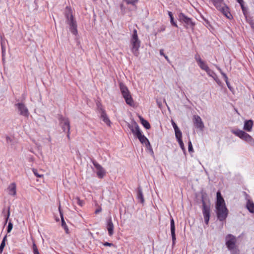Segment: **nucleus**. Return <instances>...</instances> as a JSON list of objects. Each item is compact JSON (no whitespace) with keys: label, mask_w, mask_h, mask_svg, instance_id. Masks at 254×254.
Masks as SVG:
<instances>
[{"label":"nucleus","mask_w":254,"mask_h":254,"mask_svg":"<svg viewBox=\"0 0 254 254\" xmlns=\"http://www.w3.org/2000/svg\"><path fill=\"white\" fill-rule=\"evenodd\" d=\"M66 16L67 23L69 25L71 32L74 35L77 34V24L76 21L74 19L72 14L71 9L67 7L66 8Z\"/></svg>","instance_id":"7ed1b4c3"},{"label":"nucleus","mask_w":254,"mask_h":254,"mask_svg":"<svg viewBox=\"0 0 254 254\" xmlns=\"http://www.w3.org/2000/svg\"><path fill=\"white\" fill-rule=\"evenodd\" d=\"M192 150V144H191V142L190 141L189 143V151H190Z\"/></svg>","instance_id":"79ce46f5"},{"label":"nucleus","mask_w":254,"mask_h":254,"mask_svg":"<svg viewBox=\"0 0 254 254\" xmlns=\"http://www.w3.org/2000/svg\"><path fill=\"white\" fill-rule=\"evenodd\" d=\"M237 1H238L240 3H241V2H243V0H237Z\"/></svg>","instance_id":"603ef678"},{"label":"nucleus","mask_w":254,"mask_h":254,"mask_svg":"<svg viewBox=\"0 0 254 254\" xmlns=\"http://www.w3.org/2000/svg\"><path fill=\"white\" fill-rule=\"evenodd\" d=\"M240 4H241L242 8L243 9V11L244 12V13L245 14V7H244L243 3H242V2H241V3H240Z\"/></svg>","instance_id":"a18cd8bd"},{"label":"nucleus","mask_w":254,"mask_h":254,"mask_svg":"<svg viewBox=\"0 0 254 254\" xmlns=\"http://www.w3.org/2000/svg\"><path fill=\"white\" fill-rule=\"evenodd\" d=\"M160 54L161 55H162L163 56H164V55H165V54H164V52H163V50H160Z\"/></svg>","instance_id":"49530a36"},{"label":"nucleus","mask_w":254,"mask_h":254,"mask_svg":"<svg viewBox=\"0 0 254 254\" xmlns=\"http://www.w3.org/2000/svg\"><path fill=\"white\" fill-rule=\"evenodd\" d=\"M200 60H201L200 57H198V58H196V61L198 62V64H199Z\"/></svg>","instance_id":"de8ad7c7"},{"label":"nucleus","mask_w":254,"mask_h":254,"mask_svg":"<svg viewBox=\"0 0 254 254\" xmlns=\"http://www.w3.org/2000/svg\"><path fill=\"white\" fill-rule=\"evenodd\" d=\"M33 172L34 174V175L38 178H42L44 176L43 174H38L37 170L36 169H33Z\"/></svg>","instance_id":"2f4dec72"},{"label":"nucleus","mask_w":254,"mask_h":254,"mask_svg":"<svg viewBox=\"0 0 254 254\" xmlns=\"http://www.w3.org/2000/svg\"><path fill=\"white\" fill-rule=\"evenodd\" d=\"M226 84H227V85L229 89H231L230 86V83H229V82H228V81H227V82H226Z\"/></svg>","instance_id":"09e8293b"},{"label":"nucleus","mask_w":254,"mask_h":254,"mask_svg":"<svg viewBox=\"0 0 254 254\" xmlns=\"http://www.w3.org/2000/svg\"><path fill=\"white\" fill-rule=\"evenodd\" d=\"M214 5L218 9H220L222 5H224L223 0H212Z\"/></svg>","instance_id":"4be33fe9"},{"label":"nucleus","mask_w":254,"mask_h":254,"mask_svg":"<svg viewBox=\"0 0 254 254\" xmlns=\"http://www.w3.org/2000/svg\"><path fill=\"white\" fill-rule=\"evenodd\" d=\"M168 15L169 16H170V22L171 23V24L172 25H173L174 26L177 27H178V25L177 24H176V22H175L174 21V19H173V14L170 11H169L168 12Z\"/></svg>","instance_id":"c85d7f7f"},{"label":"nucleus","mask_w":254,"mask_h":254,"mask_svg":"<svg viewBox=\"0 0 254 254\" xmlns=\"http://www.w3.org/2000/svg\"><path fill=\"white\" fill-rule=\"evenodd\" d=\"M137 137L138 138L139 141L142 143H146L147 142V144H149V142L148 141L147 138L144 135L141 134V133L138 135Z\"/></svg>","instance_id":"393cba45"},{"label":"nucleus","mask_w":254,"mask_h":254,"mask_svg":"<svg viewBox=\"0 0 254 254\" xmlns=\"http://www.w3.org/2000/svg\"><path fill=\"white\" fill-rule=\"evenodd\" d=\"M193 124L196 128L202 130L204 128V125L200 117L198 115H194L193 117Z\"/></svg>","instance_id":"9d476101"},{"label":"nucleus","mask_w":254,"mask_h":254,"mask_svg":"<svg viewBox=\"0 0 254 254\" xmlns=\"http://www.w3.org/2000/svg\"><path fill=\"white\" fill-rule=\"evenodd\" d=\"M130 44L131 46V51L133 54L137 56L138 54V49L140 46V41L138 38L137 32L136 29H134L133 33L131 35Z\"/></svg>","instance_id":"f03ea898"},{"label":"nucleus","mask_w":254,"mask_h":254,"mask_svg":"<svg viewBox=\"0 0 254 254\" xmlns=\"http://www.w3.org/2000/svg\"><path fill=\"white\" fill-rule=\"evenodd\" d=\"M60 125L64 132H67V136L69 138L70 122L68 118L60 117L59 118Z\"/></svg>","instance_id":"20e7f679"},{"label":"nucleus","mask_w":254,"mask_h":254,"mask_svg":"<svg viewBox=\"0 0 254 254\" xmlns=\"http://www.w3.org/2000/svg\"><path fill=\"white\" fill-rule=\"evenodd\" d=\"M179 18L181 21L184 22L186 24V26L187 28H188V27L192 28L195 24L194 23H193L192 22L191 18L186 16L183 13H180L179 14Z\"/></svg>","instance_id":"1a4fd4ad"},{"label":"nucleus","mask_w":254,"mask_h":254,"mask_svg":"<svg viewBox=\"0 0 254 254\" xmlns=\"http://www.w3.org/2000/svg\"><path fill=\"white\" fill-rule=\"evenodd\" d=\"M5 243L4 242H1V244L0 245V254H1L3 250L4 247H5Z\"/></svg>","instance_id":"e433bc0d"},{"label":"nucleus","mask_w":254,"mask_h":254,"mask_svg":"<svg viewBox=\"0 0 254 254\" xmlns=\"http://www.w3.org/2000/svg\"><path fill=\"white\" fill-rule=\"evenodd\" d=\"M123 97L126 100V102L127 104L132 106L133 105V101L129 93V92L123 95Z\"/></svg>","instance_id":"dca6fc26"},{"label":"nucleus","mask_w":254,"mask_h":254,"mask_svg":"<svg viewBox=\"0 0 254 254\" xmlns=\"http://www.w3.org/2000/svg\"><path fill=\"white\" fill-rule=\"evenodd\" d=\"M236 237L232 235H228L226 238V245L228 248L230 250H235L236 249Z\"/></svg>","instance_id":"423d86ee"},{"label":"nucleus","mask_w":254,"mask_h":254,"mask_svg":"<svg viewBox=\"0 0 254 254\" xmlns=\"http://www.w3.org/2000/svg\"><path fill=\"white\" fill-rule=\"evenodd\" d=\"M218 69H219V70L220 71L221 74L223 75V76L224 77V79H225V82H227V81H228V77L227 76V75H226L225 73H224L222 70L221 69L219 68V67H217Z\"/></svg>","instance_id":"f704fd0d"},{"label":"nucleus","mask_w":254,"mask_h":254,"mask_svg":"<svg viewBox=\"0 0 254 254\" xmlns=\"http://www.w3.org/2000/svg\"><path fill=\"white\" fill-rule=\"evenodd\" d=\"M33 249L34 254H40L38 252L37 246L35 243L33 244Z\"/></svg>","instance_id":"473e14b6"},{"label":"nucleus","mask_w":254,"mask_h":254,"mask_svg":"<svg viewBox=\"0 0 254 254\" xmlns=\"http://www.w3.org/2000/svg\"><path fill=\"white\" fill-rule=\"evenodd\" d=\"M178 142L180 144V147L182 148V149H184V145L183 143V142L182 139L178 140Z\"/></svg>","instance_id":"ea45409f"},{"label":"nucleus","mask_w":254,"mask_h":254,"mask_svg":"<svg viewBox=\"0 0 254 254\" xmlns=\"http://www.w3.org/2000/svg\"><path fill=\"white\" fill-rule=\"evenodd\" d=\"M56 221H59V219H56Z\"/></svg>","instance_id":"5fc2aeb1"},{"label":"nucleus","mask_w":254,"mask_h":254,"mask_svg":"<svg viewBox=\"0 0 254 254\" xmlns=\"http://www.w3.org/2000/svg\"><path fill=\"white\" fill-rule=\"evenodd\" d=\"M139 120L142 124V125L146 128L149 129L150 128V126L148 121L144 120L142 117L140 116H139Z\"/></svg>","instance_id":"5701e85b"},{"label":"nucleus","mask_w":254,"mask_h":254,"mask_svg":"<svg viewBox=\"0 0 254 254\" xmlns=\"http://www.w3.org/2000/svg\"><path fill=\"white\" fill-rule=\"evenodd\" d=\"M128 127L131 129L133 134L136 137L141 133L139 126L135 122L131 123V125H129Z\"/></svg>","instance_id":"9b49d317"},{"label":"nucleus","mask_w":254,"mask_h":254,"mask_svg":"<svg viewBox=\"0 0 254 254\" xmlns=\"http://www.w3.org/2000/svg\"><path fill=\"white\" fill-rule=\"evenodd\" d=\"M203 214L204 221L208 224L210 218V207L209 204H206L204 200H202Z\"/></svg>","instance_id":"6e6552de"},{"label":"nucleus","mask_w":254,"mask_h":254,"mask_svg":"<svg viewBox=\"0 0 254 254\" xmlns=\"http://www.w3.org/2000/svg\"><path fill=\"white\" fill-rule=\"evenodd\" d=\"M137 197L139 199H140L141 203L144 202V198L143 196L142 192L141 190V189H139L138 190V194H137Z\"/></svg>","instance_id":"cd10ccee"},{"label":"nucleus","mask_w":254,"mask_h":254,"mask_svg":"<svg viewBox=\"0 0 254 254\" xmlns=\"http://www.w3.org/2000/svg\"><path fill=\"white\" fill-rule=\"evenodd\" d=\"M106 228L109 236H112L114 234V226L111 218H109L107 221Z\"/></svg>","instance_id":"4468645a"},{"label":"nucleus","mask_w":254,"mask_h":254,"mask_svg":"<svg viewBox=\"0 0 254 254\" xmlns=\"http://www.w3.org/2000/svg\"><path fill=\"white\" fill-rule=\"evenodd\" d=\"M104 245L105 246H112L113 245V244L112 243H108V242H106L104 244Z\"/></svg>","instance_id":"37998d69"},{"label":"nucleus","mask_w":254,"mask_h":254,"mask_svg":"<svg viewBox=\"0 0 254 254\" xmlns=\"http://www.w3.org/2000/svg\"><path fill=\"white\" fill-rule=\"evenodd\" d=\"M171 123H172V125H173V127H174V130H176V129H179V128H178V126H177V125H176V123L174 122V121H173V120H172V121H171Z\"/></svg>","instance_id":"a19ab883"},{"label":"nucleus","mask_w":254,"mask_h":254,"mask_svg":"<svg viewBox=\"0 0 254 254\" xmlns=\"http://www.w3.org/2000/svg\"><path fill=\"white\" fill-rule=\"evenodd\" d=\"M138 0H123V3L121 4V8H123L124 3H126L127 4H132V5H135V4L137 2Z\"/></svg>","instance_id":"b1692460"},{"label":"nucleus","mask_w":254,"mask_h":254,"mask_svg":"<svg viewBox=\"0 0 254 254\" xmlns=\"http://www.w3.org/2000/svg\"><path fill=\"white\" fill-rule=\"evenodd\" d=\"M246 206L250 212L252 213H254V203L252 201L249 199L247 201Z\"/></svg>","instance_id":"aec40b11"},{"label":"nucleus","mask_w":254,"mask_h":254,"mask_svg":"<svg viewBox=\"0 0 254 254\" xmlns=\"http://www.w3.org/2000/svg\"><path fill=\"white\" fill-rule=\"evenodd\" d=\"M206 72L207 73V74L211 76V77H213V74H214V73L213 71H211L209 68H208V71H206Z\"/></svg>","instance_id":"58836bf2"},{"label":"nucleus","mask_w":254,"mask_h":254,"mask_svg":"<svg viewBox=\"0 0 254 254\" xmlns=\"http://www.w3.org/2000/svg\"><path fill=\"white\" fill-rule=\"evenodd\" d=\"M8 194L14 196L16 194V186L15 183H12L9 185L7 188Z\"/></svg>","instance_id":"2eb2a0df"},{"label":"nucleus","mask_w":254,"mask_h":254,"mask_svg":"<svg viewBox=\"0 0 254 254\" xmlns=\"http://www.w3.org/2000/svg\"><path fill=\"white\" fill-rule=\"evenodd\" d=\"M16 106L18 113L20 115L23 116L24 117L28 118L29 115V113L28 108L25 105L22 103H18L15 105Z\"/></svg>","instance_id":"0eeeda50"},{"label":"nucleus","mask_w":254,"mask_h":254,"mask_svg":"<svg viewBox=\"0 0 254 254\" xmlns=\"http://www.w3.org/2000/svg\"><path fill=\"white\" fill-rule=\"evenodd\" d=\"M218 69H219V70L220 71L221 74L223 75V76L224 77V79H225V82H227V81H228V77L227 76V75H226L225 73H224L222 70L221 69L219 68V67H217Z\"/></svg>","instance_id":"72a5a7b5"},{"label":"nucleus","mask_w":254,"mask_h":254,"mask_svg":"<svg viewBox=\"0 0 254 254\" xmlns=\"http://www.w3.org/2000/svg\"><path fill=\"white\" fill-rule=\"evenodd\" d=\"M99 113L100 114V118L106 125H107L109 126H110L111 123L110 120L108 118L105 111L102 108H100L99 109Z\"/></svg>","instance_id":"f8f14e48"},{"label":"nucleus","mask_w":254,"mask_h":254,"mask_svg":"<svg viewBox=\"0 0 254 254\" xmlns=\"http://www.w3.org/2000/svg\"><path fill=\"white\" fill-rule=\"evenodd\" d=\"M164 57H165V58L167 60V61H169V59H168V57L166 56L165 55H164Z\"/></svg>","instance_id":"3c124183"},{"label":"nucleus","mask_w":254,"mask_h":254,"mask_svg":"<svg viewBox=\"0 0 254 254\" xmlns=\"http://www.w3.org/2000/svg\"><path fill=\"white\" fill-rule=\"evenodd\" d=\"M217 201L216 208L217 209V215L218 218L220 221H223L226 219L228 215V210L225 206V201L221 195L220 191H218L216 194Z\"/></svg>","instance_id":"f257e3e1"},{"label":"nucleus","mask_w":254,"mask_h":254,"mask_svg":"<svg viewBox=\"0 0 254 254\" xmlns=\"http://www.w3.org/2000/svg\"><path fill=\"white\" fill-rule=\"evenodd\" d=\"M94 165L97 169V174L99 178H103L105 175V171L103 167L97 163H94Z\"/></svg>","instance_id":"ddd939ff"},{"label":"nucleus","mask_w":254,"mask_h":254,"mask_svg":"<svg viewBox=\"0 0 254 254\" xmlns=\"http://www.w3.org/2000/svg\"><path fill=\"white\" fill-rule=\"evenodd\" d=\"M12 227H13L12 224L11 222L9 223L8 225V228H7V232L8 233H9L11 231V230L12 229Z\"/></svg>","instance_id":"4c0bfd02"},{"label":"nucleus","mask_w":254,"mask_h":254,"mask_svg":"<svg viewBox=\"0 0 254 254\" xmlns=\"http://www.w3.org/2000/svg\"><path fill=\"white\" fill-rule=\"evenodd\" d=\"M253 126V122L252 120H250L245 122L244 126V129L247 131H251L252 130Z\"/></svg>","instance_id":"f3484780"},{"label":"nucleus","mask_w":254,"mask_h":254,"mask_svg":"<svg viewBox=\"0 0 254 254\" xmlns=\"http://www.w3.org/2000/svg\"><path fill=\"white\" fill-rule=\"evenodd\" d=\"M120 87L122 95L129 92L128 89L124 84L121 83L120 84Z\"/></svg>","instance_id":"a878e982"},{"label":"nucleus","mask_w":254,"mask_h":254,"mask_svg":"<svg viewBox=\"0 0 254 254\" xmlns=\"http://www.w3.org/2000/svg\"><path fill=\"white\" fill-rule=\"evenodd\" d=\"M9 215V211H8V216H7V219L8 218Z\"/></svg>","instance_id":"864d4df0"},{"label":"nucleus","mask_w":254,"mask_h":254,"mask_svg":"<svg viewBox=\"0 0 254 254\" xmlns=\"http://www.w3.org/2000/svg\"><path fill=\"white\" fill-rule=\"evenodd\" d=\"M175 135L178 140L182 139V132L179 129L175 130Z\"/></svg>","instance_id":"c756f323"},{"label":"nucleus","mask_w":254,"mask_h":254,"mask_svg":"<svg viewBox=\"0 0 254 254\" xmlns=\"http://www.w3.org/2000/svg\"><path fill=\"white\" fill-rule=\"evenodd\" d=\"M199 65L202 69L204 70L205 71H208V68H209L208 66L202 60H200L199 63Z\"/></svg>","instance_id":"bb28decb"},{"label":"nucleus","mask_w":254,"mask_h":254,"mask_svg":"<svg viewBox=\"0 0 254 254\" xmlns=\"http://www.w3.org/2000/svg\"><path fill=\"white\" fill-rule=\"evenodd\" d=\"M232 132L235 134L236 135L238 136L241 139L245 140L246 141H247L248 142L251 143V144H254V140L252 137L251 136H250L249 134H248L247 133L245 132V131L241 130H232Z\"/></svg>","instance_id":"39448f33"},{"label":"nucleus","mask_w":254,"mask_h":254,"mask_svg":"<svg viewBox=\"0 0 254 254\" xmlns=\"http://www.w3.org/2000/svg\"><path fill=\"white\" fill-rule=\"evenodd\" d=\"M219 10L221 11L227 18H230L231 14L228 12V7L225 6L224 3L222 5L221 9Z\"/></svg>","instance_id":"412c9836"},{"label":"nucleus","mask_w":254,"mask_h":254,"mask_svg":"<svg viewBox=\"0 0 254 254\" xmlns=\"http://www.w3.org/2000/svg\"><path fill=\"white\" fill-rule=\"evenodd\" d=\"M59 210L60 211V216H61V219H62V226L66 232L68 233V229L67 226H66V224L64 220L63 214L62 212L60 205H59Z\"/></svg>","instance_id":"6ab92c4d"},{"label":"nucleus","mask_w":254,"mask_h":254,"mask_svg":"<svg viewBox=\"0 0 254 254\" xmlns=\"http://www.w3.org/2000/svg\"><path fill=\"white\" fill-rule=\"evenodd\" d=\"M218 69H219V70L220 71L221 74L223 75V76L224 77V79H225V82H227V81H228V77L227 76V75H226L225 73H224L222 70L221 69L219 68V67H217Z\"/></svg>","instance_id":"c9c22d12"},{"label":"nucleus","mask_w":254,"mask_h":254,"mask_svg":"<svg viewBox=\"0 0 254 254\" xmlns=\"http://www.w3.org/2000/svg\"><path fill=\"white\" fill-rule=\"evenodd\" d=\"M101 211H102V208L101 207H99L98 209L96 210L95 212L96 214H97V213L100 212Z\"/></svg>","instance_id":"c03bdc74"},{"label":"nucleus","mask_w":254,"mask_h":254,"mask_svg":"<svg viewBox=\"0 0 254 254\" xmlns=\"http://www.w3.org/2000/svg\"><path fill=\"white\" fill-rule=\"evenodd\" d=\"M75 200L76 201L77 203L81 206H82L84 202L83 201L80 199L78 197H76Z\"/></svg>","instance_id":"7c9ffc66"},{"label":"nucleus","mask_w":254,"mask_h":254,"mask_svg":"<svg viewBox=\"0 0 254 254\" xmlns=\"http://www.w3.org/2000/svg\"><path fill=\"white\" fill-rule=\"evenodd\" d=\"M6 239V236H5L3 238L2 242H4V243H5Z\"/></svg>","instance_id":"8fccbe9b"},{"label":"nucleus","mask_w":254,"mask_h":254,"mask_svg":"<svg viewBox=\"0 0 254 254\" xmlns=\"http://www.w3.org/2000/svg\"><path fill=\"white\" fill-rule=\"evenodd\" d=\"M175 223L173 219L171 220V233L172 237L173 244H174L176 241V237H175Z\"/></svg>","instance_id":"a211bd4d"}]
</instances>
